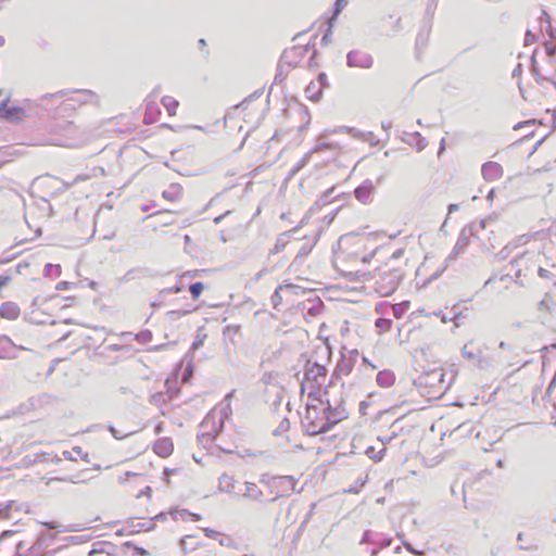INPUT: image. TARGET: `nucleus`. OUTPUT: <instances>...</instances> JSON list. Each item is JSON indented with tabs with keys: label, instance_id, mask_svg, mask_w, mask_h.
Segmentation results:
<instances>
[{
	"label": "nucleus",
	"instance_id": "nucleus-1",
	"mask_svg": "<svg viewBox=\"0 0 556 556\" xmlns=\"http://www.w3.org/2000/svg\"><path fill=\"white\" fill-rule=\"evenodd\" d=\"M325 401L319 404H307L302 426L308 435H317L328 431L333 425L348 417V410L341 396H330L325 391Z\"/></svg>",
	"mask_w": 556,
	"mask_h": 556
},
{
	"label": "nucleus",
	"instance_id": "nucleus-2",
	"mask_svg": "<svg viewBox=\"0 0 556 556\" xmlns=\"http://www.w3.org/2000/svg\"><path fill=\"white\" fill-rule=\"evenodd\" d=\"M404 276L401 268L393 267L390 263L377 268L372 274V287L381 296H389L395 292Z\"/></svg>",
	"mask_w": 556,
	"mask_h": 556
},
{
	"label": "nucleus",
	"instance_id": "nucleus-3",
	"mask_svg": "<svg viewBox=\"0 0 556 556\" xmlns=\"http://www.w3.org/2000/svg\"><path fill=\"white\" fill-rule=\"evenodd\" d=\"M327 369L316 362L307 361L305 364L304 378L301 382L302 392L307 391L308 397H313L326 386Z\"/></svg>",
	"mask_w": 556,
	"mask_h": 556
},
{
	"label": "nucleus",
	"instance_id": "nucleus-4",
	"mask_svg": "<svg viewBox=\"0 0 556 556\" xmlns=\"http://www.w3.org/2000/svg\"><path fill=\"white\" fill-rule=\"evenodd\" d=\"M445 374L443 372V369L435 368L428 372H425L418 378L419 386L428 388V393L431 396H440L444 394L448 388L450 382H445Z\"/></svg>",
	"mask_w": 556,
	"mask_h": 556
},
{
	"label": "nucleus",
	"instance_id": "nucleus-5",
	"mask_svg": "<svg viewBox=\"0 0 556 556\" xmlns=\"http://www.w3.org/2000/svg\"><path fill=\"white\" fill-rule=\"evenodd\" d=\"M296 479L292 476H279L275 478V482L269 490L268 502H275L280 497L290 495L296 485Z\"/></svg>",
	"mask_w": 556,
	"mask_h": 556
},
{
	"label": "nucleus",
	"instance_id": "nucleus-6",
	"mask_svg": "<svg viewBox=\"0 0 556 556\" xmlns=\"http://www.w3.org/2000/svg\"><path fill=\"white\" fill-rule=\"evenodd\" d=\"M346 63L350 67L370 68L374 60L371 55L366 52L353 50L348 53Z\"/></svg>",
	"mask_w": 556,
	"mask_h": 556
},
{
	"label": "nucleus",
	"instance_id": "nucleus-7",
	"mask_svg": "<svg viewBox=\"0 0 556 556\" xmlns=\"http://www.w3.org/2000/svg\"><path fill=\"white\" fill-rule=\"evenodd\" d=\"M460 353L464 358H466L468 362L472 363L477 367H483L484 359L482 356V350L479 346H477L473 341L465 343L460 350Z\"/></svg>",
	"mask_w": 556,
	"mask_h": 556
},
{
	"label": "nucleus",
	"instance_id": "nucleus-8",
	"mask_svg": "<svg viewBox=\"0 0 556 556\" xmlns=\"http://www.w3.org/2000/svg\"><path fill=\"white\" fill-rule=\"evenodd\" d=\"M65 139L58 140L54 142L56 146L62 147H72L75 144V141L78 139V129L74 125L73 122H65L63 125L58 126Z\"/></svg>",
	"mask_w": 556,
	"mask_h": 556
},
{
	"label": "nucleus",
	"instance_id": "nucleus-9",
	"mask_svg": "<svg viewBox=\"0 0 556 556\" xmlns=\"http://www.w3.org/2000/svg\"><path fill=\"white\" fill-rule=\"evenodd\" d=\"M334 132H338L337 129L334 130H327V131H324L323 134H320L317 138V141H316V144L313 149V152H321L326 149L328 150H332V151H338L341 149L340 144L338 142H334V141H330L329 140V136L331 134H334Z\"/></svg>",
	"mask_w": 556,
	"mask_h": 556
},
{
	"label": "nucleus",
	"instance_id": "nucleus-10",
	"mask_svg": "<svg viewBox=\"0 0 556 556\" xmlns=\"http://www.w3.org/2000/svg\"><path fill=\"white\" fill-rule=\"evenodd\" d=\"M481 173L486 181H495L503 177L504 170L496 162H486L481 167Z\"/></svg>",
	"mask_w": 556,
	"mask_h": 556
},
{
	"label": "nucleus",
	"instance_id": "nucleus-11",
	"mask_svg": "<svg viewBox=\"0 0 556 556\" xmlns=\"http://www.w3.org/2000/svg\"><path fill=\"white\" fill-rule=\"evenodd\" d=\"M200 427L203 430L199 437L200 440L206 439L207 441H212L218 433V429L215 428V416L213 414L207 415Z\"/></svg>",
	"mask_w": 556,
	"mask_h": 556
},
{
	"label": "nucleus",
	"instance_id": "nucleus-12",
	"mask_svg": "<svg viewBox=\"0 0 556 556\" xmlns=\"http://www.w3.org/2000/svg\"><path fill=\"white\" fill-rule=\"evenodd\" d=\"M375 190V187L370 180L364 181L361 186H358L355 191V198L362 203H368L371 200V194Z\"/></svg>",
	"mask_w": 556,
	"mask_h": 556
},
{
	"label": "nucleus",
	"instance_id": "nucleus-13",
	"mask_svg": "<svg viewBox=\"0 0 556 556\" xmlns=\"http://www.w3.org/2000/svg\"><path fill=\"white\" fill-rule=\"evenodd\" d=\"M244 492L242 494L243 497L249 498L251 501L263 503L264 500V492L260 489V486L253 482H245L244 483Z\"/></svg>",
	"mask_w": 556,
	"mask_h": 556
},
{
	"label": "nucleus",
	"instance_id": "nucleus-14",
	"mask_svg": "<svg viewBox=\"0 0 556 556\" xmlns=\"http://www.w3.org/2000/svg\"><path fill=\"white\" fill-rule=\"evenodd\" d=\"M153 450L159 456L168 457L173 453L174 445L169 438H161L154 443Z\"/></svg>",
	"mask_w": 556,
	"mask_h": 556
},
{
	"label": "nucleus",
	"instance_id": "nucleus-15",
	"mask_svg": "<svg viewBox=\"0 0 556 556\" xmlns=\"http://www.w3.org/2000/svg\"><path fill=\"white\" fill-rule=\"evenodd\" d=\"M21 314L18 305L14 302H4L0 307V316L5 319L14 320Z\"/></svg>",
	"mask_w": 556,
	"mask_h": 556
},
{
	"label": "nucleus",
	"instance_id": "nucleus-16",
	"mask_svg": "<svg viewBox=\"0 0 556 556\" xmlns=\"http://www.w3.org/2000/svg\"><path fill=\"white\" fill-rule=\"evenodd\" d=\"M75 93L77 97H73L70 100L75 101L78 104L98 103V97L91 90H78Z\"/></svg>",
	"mask_w": 556,
	"mask_h": 556
},
{
	"label": "nucleus",
	"instance_id": "nucleus-17",
	"mask_svg": "<svg viewBox=\"0 0 556 556\" xmlns=\"http://www.w3.org/2000/svg\"><path fill=\"white\" fill-rule=\"evenodd\" d=\"M295 230H296V228H293L289 231L280 233L278 236V238L276 239V243H275L274 248L269 251V254L275 255V254L281 252L285 249V247L288 244V239L290 237V233L294 232Z\"/></svg>",
	"mask_w": 556,
	"mask_h": 556
},
{
	"label": "nucleus",
	"instance_id": "nucleus-18",
	"mask_svg": "<svg viewBox=\"0 0 556 556\" xmlns=\"http://www.w3.org/2000/svg\"><path fill=\"white\" fill-rule=\"evenodd\" d=\"M395 381V375L391 370H382L377 375V383L382 388H390Z\"/></svg>",
	"mask_w": 556,
	"mask_h": 556
},
{
	"label": "nucleus",
	"instance_id": "nucleus-19",
	"mask_svg": "<svg viewBox=\"0 0 556 556\" xmlns=\"http://www.w3.org/2000/svg\"><path fill=\"white\" fill-rule=\"evenodd\" d=\"M218 488L226 493L235 492V479L229 475H222L218 479Z\"/></svg>",
	"mask_w": 556,
	"mask_h": 556
},
{
	"label": "nucleus",
	"instance_id": "nucleus-20",
	"mask_svg": "<svg viewBox=\"0 0 556 556\" xmlns=\"http://www.w3.org/2000/svg\"><path fill=\"white\" fill-rule=\"evenodd\" d=\"M162 104L167 110V112L170 116H174L176 114V110L179 105L177 100H175L174 98L168 97V96H166L162 99Z\"/></svg>",
	"mask_w": 556,
	"mask_h": 556
},
{
	"label": "nucleus",
	"instance_id": "nucleus-21",
	"mask_svg": "<svg viewBox=\"0 0 556 556\" xmlns=\"http://www.w3.org/2000/svg\"><path fill=\"white\" fill-rule=\"evenodd\" d=\"M409 307L408 302L397 303L391 306L393 316L395 318H402Z\"/></svg>",
	"mask_w": 556,
	"mask_h": 556
},
{
	"label": "nucleus",
	"instance_id": "nucleus-22",
	"mask_svg": "<svg viewBox=\"0 0 556 556\" xmlns=\"http://www.w3.org/2000/svg\"><path fill=\"white\" fill-rule=\"evenodd\" d=\"M376 327L379 329V332H388L391 330L393 321L389 318H379L375 323Z\"/></svg>",
	"mask_w": 556,
	"mask_h": 556
},
{
	"label": "nucleus",
	"instance_id": "nucleus-23",
	"mask_svg": "<svg viewBox=\"0 0 556 556\" xmlns=\"http://www.w3.org/2000/svg\"><path fill=\"white\" fill-rule=\"evenodd\" d=\"M386 447L381 448L380 451L376 452L375 447L372 446H369L367 450H366V455L374 459L375 462H379L382 459L384 453H386Z\"/></svg>",
	"mask_w": 556,
	"mask_h": 556
},
{
	"label": "nucleus",
	"instance_id": "nucleus-24",
	"mask_svg": "<svg viewBox=\"0 0 556 556\" xmlns=\"http://www.w3.org/2000/svg\"><path fill=\"white\" fill-rule=\"evenodd\" d=\"M291 286H286V287H282V286H279L275 292L273 293L271 298H270V301H271V304L275 308L278 307V305L281 303V295H280V292L283 290V289H288L290 288Z\"/></svg>",
	"mask_w": 556,
	"mask_h": 556
},
{
	"label": "nucleus",
	"instance_id": "nucleus-25",
	"mask_svg": "<svg viewBox=\"0 0 556 556\" xmlns=\"http://www.w3.org/2000/svg\"><path fill=\"white\" fill-rule=\"evenodd\" d=\"M8 102H9V99H5L0 104V116L5 117V118H10L12 116L13 112L17 111V109H15V108L8 109L7 108Z\"/></svg>",
	"mask_w": 556,
	"mask_h": 556
},
{
	"label": "nucleus",
	"instance_id": "nucleus-26",
	"mask_svg": "<svg viewBox=\"0 0 556 556\" xmlns=\"http://www.w3.org/2000/svg\"><path fill=\"white\" fill-rule=\"evenodd\" d=\"M203 289L204 285L202 282H194L189 287V291L193 299H198L201 295Z\"/></svg>",
	"mask_w": 556,
	"mask_h": 556
},
{
	"label": "nucleus",
	"instance_id": "nucleus-27",
	"mask_svg": "<svg viewBox=\"0 0 556 556\" xmlns=\"http://www.w3.org/2000/svg\"><path fill=\"white\" fill-rule=\"evenodd\" d=\"M275 478L276 477H271V476H269L267 473H264V475L261 476L260 482L263 485H265L268 489V491H269L271 489L274 482H275Z\"/></svg>",
	"mask_w": 556,
	"mask_h": 556
},
{
	"label": "nucleus",
	"instance_id": "nucleus-28",
	"mask_svg": "<svg viewBox=\"0 0 556 556\" xmlns=\"http://www.w3.org/2000/svg\"><path fill=\"white\" fill-rule=\"evenodd\" d=\"M538 309L540 312H544V313H549L551 312V304H549V301H548V294H545L544 299L539 302Z\"/></svg>",
	"mask_w": 556,
	"mask_h": 556
},
{
	"label": "nucleus",
	"instance_id": "nucleus-29",
	"mask_svg": "<svg viewBox=\"0 0 556 556\" xmlns=\"http://www.w3.org/2000/svg\"><path fill=\"white\" fill-rule=\"evenodd\" d=\"M456 309H457V305H454L452 308V312L454 314H453V317H451V320H454L455 323H457L458 319L467 317V308L465 311H459V312H457ZM456 326H458V324H456Z\"/></svg>",
	"mask_w": 556,
	"mask_h": 556
},
{
	"label": "nucleus",
	"instance_id": "nucleus-30",
	"mask_svg": "<svg viewBox=\"0 0 556 556\" xmlns=\"http://www.w3.org/2000/svg\"><path fill=\"white\" fill-rule=\"evenodd\" d=\"M337 369L341 374L349 375L352 370V366L349 363H346L345 361H343L342 363L338 364Z\"/></svg>",
	"mask_w": 556,
	"mask_h": 556
},
{
	"label": "nucleus",
	"instance_id": "nucleus-31",
	"mask_svg": "<svg viewBox=\"0 0 556 556\" xmlns=\"http://www.w3.org/2000/svg\"><path fill=\"white\" fill-rule=\"evenodd\" d=\"M306 96L312 99V100H317L318 97H319V93H320V90H318L317 92L314 91V86L313 85H309L306 90Z\"/></svg>",
	"mask_w": 556,
	"mask_h": 556
},
{
	"label": "nucleus",
	"instance_id": "nucleus-32",
	"mask_svg": "<svg viewBox=\"0 0 556 556\" xmlns=\"http://www.w3.org/2000/svg\"><path fill=\"white\" fill-rule=\"evenodd\" d=\"M342 130H348L354 138L364 139V135L359 130H357L355 128L342 127V128L338 129V131H342Z\"/></svg>",
	"mask_w": 556,
	"mask_h": 556
},
{
	"label": "nucleus",
	"instance_id": "nucleus-33",
	"mask_svg": "<svg viewBox=\"0 0 556 556\" xmlns=\"http://www.w3.org/2000/svg\"><path fill=\"white\" fill-rule=\"evenodd\" d=\"M346 4L345 0H337L336 1V9H334V14H333V17L332 18H336V16L338 14H340V12L343 10L344 5Z\"/></svg>",
	"mask_w": 556,
	"mask_h": 556
},
{
	"label": "nucleus",
	"instance_id": "nucleus-34",
	"mask_svg": "<svg viewBox=\"0 0 556 556\" xmlns=\"http://www.w3.org/2000/svg\"><path fill=\"white\" fill-rule=\"evenodd\" d=\"M538 275L542 278V279H551L553 277V274L548 270V269H545V268H542L540 267L538 269Z\"/></svg>",
	"mask_w": 556,
	"mask_h": 556
},
{
	"label": "nucleus",
	"instance_id": "nucleus-35",
	"mask_svg": "<svg viewBox=\"0 0 556 556\" xmlns=\"http://www.w3.org/2000/svg\"><path fill=\"white\" fill-rule=\"evenodd\" d=\"M391 542H392V539H377V540L372 541V544H377L380 547H387L391 544Z\"/></svg>",
	"mask_w": 556,
	"mask_h": 556
},
{
	"label": "nucleus",
	"instance_id": "nucleus-36",
	"mask_svg": "<svg viewBox=\"0 0 556 556\" xmlns=\"http://www.w3.org/2000/svg\"><path fill=\"white\" fill-rule=\"evenodd\" d=\"M229 413H230V406L228 403L227 406L222 410V417L219 419V429L223 428L224 418H227Z\"/></svg>",
	"mask_w": 556,
	"mask_h": 556
},
{
	"label": "nucleus",
	"instance_id": "nucleus-37",
	"mask_svg": "<svg viewBox=\"0 0 556 556\" xmlns=\"http://www.w3.org/2000/svg\"><path fill=\"white\" fill-rule=\"evenodd\" d=\"M110 432L112 433V435L117 439V440H121V439H124L128 435V433H121L119 431H117L114 427H110Z\"/></svg>",
	"mask_w": 556,
	"mask_h": 556
},
{
	"label": "nucleus",
	"instance_id": "nucleus-38",
	"mask_svg": "<svg viewBox=\"0 0 556 556\" xmlns=\"http://www.w3.org/2000/svg\"><path fill=\"white\" fill-rule=\"evenodd\" d=\"M204 533L206 536L208 538H212V539H215L219 533L214 531L213 529H210V528H204L203 529Z\"/></svg>",
	"mask_w": 556,
	"mask_h": 556
},
{
	"label": "nucleus",
	"instance_id": "nucleus-39",
	"mask_svg": "<svg viewBox=\"0 0 556 556\" xmlns=\"http://www.w3.org/2000/svg\"><path fill=\"white\" fill-rule=\"evenodd\" d=\"M181 291V287L175 286L172 288L164 289L162 293H179Z\"/></svg>",
	"mask_w": 556,
	"mask_h": 556
},
{
	"label": "nucleus",
	"instance_id": "nucleus-40",
	"mask_svg": "<svg viewBox=\"0 0 556 556\" xmlns=\"http://www.w3.org/2000/svg\"><path fill=\"white\" fill-rule=\"evenodd\" d=\"M403 254H404V250L403 249H399L395 252H393V254L391 255L390 261L397 260V258L402 257Z\"/></svg>",
	"mask_w": 556,
	"mask_h": 556
},
{
	"label": "nucleus",
	"instance_id": "nucleus-41",
	"mask_svg": "<svg viewBox=\"0 0 556 556\" xmlns=\"http://www.w3.org/2000/svg\"><path fill=\"white\" fill-rule=\"evenodd\" d=\"M192 538H193L192 535H188V536H186V538L181 539L180 544H181V548H182L184 551H187V549H188V546H189L188 540H189V539H192Z\"/></svg>",
	"mask_w": 556,
	"mask_h": 556
},
{
	"label": "nucleus",
	"instance_id": "nucleus-42",
	"mask_svg": "<svg viewBox=\"0 0 556 556\" xmlns=\"http://www.w3.org/2000/svg\"><path fill=\"white\" fill-rule=\"evenodd\" d=\"M138 338H140L142 341H147L151 338V332L149 331H146V332H141Z\"/></svg>",
	"mask_w": 556,
	"mask_h": 556
},
{
	"label": "nucleus",
	"instance_id": "nucleus-43",
	"mask_svg": "<svg viewBox=\"0 0 556 556\" xmlns=\"http://www.w3.org/2000/svg\"><path fill=\"white\" fill-rule=\"evenodd\" d=\"M533 124V121H528V122H525V123H519L517 124L514 129H518V128H522V127H527V126H531Z\"/></svg>",
	"mask_w": 556,
	"mask_h": 556
},
{
	"label": "nucleus",
	"instance_id": "nucleus-44",
	"mask_svg": "<svg viewBox=\"0 0 556 556\" xmlns=\"http://www.w3.org/2000/svg\"><path fill=\"white\" fill-rule=\"evenodd\" d=\"M318 80H319V83H320V85H321L323 87H324V86H326V80H327V76H326V74H324V73L319 74V76H318Z\"/></svg>",
	"mask_w": 556,
	"mask_h": 556
},
{
	"label": "nucleus",
	"instance_id": "nucleus-45",
	"mask_svg": "<svg viewBox=\"0 0 556 556\" xmlns=\"http://www.w3.org/2000/svg\"><path fill=\"white\" fill-rule=\"evenodd\" d=\"M230 542H231V540L227 536L219 540V544L222 546H228L230 544Z\"/></svg>",
	"mask_w": 556,
	"mask_h": 556
},
{
	"label": "nucleus",
	"instance_id": "nucleus-46",
	"mask_svg": "<svg viewBox=\"0 0 556 556\" xmlns=\"http://www.w3.org/2000/svg\"><path fill=\"white\" fill-rule=\"evenodd\" d=\"M392 435L391 437H379L378 439L382 442L383 445H386L387 443H389L391 440H392Z\"/></svg>",
	"mask_w": 556,
	"mask_h": 556
},
{
	"label": "nucleus",
	"instance_id": "nucleus-47",
	"mask_svg": "<svg viewBox=\"0 0 556 556\" xmlns=\"http://www.w3.org/2000/svg\"><path fill=\"white\" fill-rule=\"evenodd\" d=\"M203 344V341L201 339H197L193 343H192V349H198L199 346H201Z\"/></svg>",
	"mask_w": 556,
	"mask_h": 556
},
{
	"label": "nucleus",
	"instance_id": "nucleus-48",
	"mask_svg": "<svg viewBox=\"0 0 556 556\" xmlns=\"http://www.w3.org/2000/svg\"><path fill=\"white\" fill-rule=\"evenodd\" d=\"M543 17L546 21V23L548 24L547 28L549 29L551 28L549 16H548V14L545 11L542 12V18Z\"/></svg>",
	"mask_w": 556,
	"mask_h": 556
},
{
	"label": "nucleus",
	"instance_id": "nucleus-49",
	"mask_svg": "<svg viewBox=\"0 0 556 556\" xmlns=\"http://www.w3.org/2000/svg\"><path fill=\"white\" fill-rule=\"evenodd\" d=\"M280 428H281L282 430L288 429V428H289V420H288V419H285L283 421H281V424H280Z\"/></svg>",
	"mask_w": 556,
	"mask_h": 556
},
{
	"label": "nucleus",
	"instance_id": "nucleus-50",
	"mask_svg": "<svg viewBox=\"0 0 556 556\" xmlns=\"http://www.w3.org/2000/svg\"><path fill=\"white\" fill-rule=\"evenodd\" d=\"M8 511H9V507H3L1 504H0V516L2 515H8Z\"/></svg>",
	"mask_w": 556,
	"mask_h": 556
},
{
	"label": "nucleus",
	"instance_id": "nucleus-51",
	"mask_svg": "<svg viewBox=\"0 0 556 556\" xmlns=\"http://www.w3.org/2000/svg\"><path fill=\"white\" fill-rule=\"evenodd\" d=\"M8 511H9V507H3L1 504H0V516L2 515H8Z\"/></svg>",
	"mask_w": 556,
	"mask_h": 556
},
{
	"label": "nucleus",
	"instance_id": "nucleus-52",
	"mask_svg": "<svg viewBox=\"0 0 556 556\" xmlns=\"http://www.w3.org/2000/svg\"><path fill=\"white\" fill-rule=\"evenodd\" d=\"M331 34V29L329 28L328 31L324 35V37L321 38V41L323 42H327L328 39H329V36Z\"/></svg>",
	"mask_w": 556,
	"mask_h": 556
},
{
	"label": "nucleus",
	"instance_id": "nucleus-53",
	"mask_svg": "<svg viewBox=\"0 0 556 556\" xmlns=\"http://www.w3.org/2000/svg\"><path fill=\"white\" fill-rule=\"evenodd\" d=\"M374 540L370 539V533L369 532H366L364 538H363V542H370L372 543Z\"/></svg>",
	"mask_w": 556,
	"mask_h": 556
},
{
	"label": "nucleus",
	"instance_id": "nucleus-54",
	"mask_svg": "<svg viewBox=\"0 0 556 556\" xmlns=\"http://www.w3.org/2000/svg\"><path fill=\"white\" fill-rule=\"evenodd\" d=\"M435 316H440L441 317V320L443 323H446L447 321V318L445 317V315H442L441 312H438V313H434ZM448 320H451V318H448Z\"/></svg>",
	"mask_w": 556,
	"mask_h": 556
},
{
	"label": "nucleus",
	"instance_id": "nucleus-55",
	"mask_svg": "<svg viewBox=\"0 0 556 556\" xmlns=\"http://www.w3.org/2000/svg\"><path fill=\"white\" fill-rule=\"evenodd\" d=\"M48 529H55L56 525L54 522H45L43 523Z\"/></svg>",
	"mask_w": 556,
	"mask_h": 556
},
{
	"label": "nucleus",
	"instance_id": "nucleus-56",
	"mask_svg": "<svg viewBox=\"0 0 556 556\" xmlns=\"http://www.w3.org/2000/svg\"><path fill=\"white\" fill-rule=\"evenodd\" d=\"M403 552L400 546H397L394 551V556H402Z\"/></svg>",
	"mask_w": 556,
	"mask_h": 556
},
{
	"label": "nucleus",
	"instance_id": "nucleus-57",
	"mask_svg": "<svg viewBox=\"0 0 556 556\" xmlns=\"http://www.w3.org/2000/svg\"><path fill=\"white\" fill-rule=\"evenodd\" d=\"M457 208H458V205H457V204H451V205L448 206V212H450V213H452V212L456 211Z\"/></svg>",
	"mask_w": 556,
	"mask_h": 556
},
{
	"label": "nucleus",
	"instance_id": "nucleus-58",
	"mask_svg": "<svg viewBox=\"0 0 556 556\" xmlns=\"http://www.w3.org/2000/svg\"><path fill=\"white\" fill-rule=\"evenodd\" d=\"M225 215H220V216H217L215 219H214V223L217 225L222 222V219L224 218Z\"/></svg>",
	"mask_w": 556,
	"mask_h": 556
},
{
	"label": "nucleus",
	"instance_id": "nucleus-59",
	"mask_svg": "<svg viewBox=\"0 0 556 556\" xmlns=\"http://www.w3.org/2000/svg\"><path fill=\"white\" fill-rule=\"evenodd\" d=\"M163 197L166 198V199L173 200V198L170 197L168 191H164L163 192Z\"/></svg>",
	"mask_w": 556,
	"mask_h": 556
},
{
	"label": "nucleus",
	"instance_id": "nucleus-60",
	"mask_svg": "<svg viewBox=\"0 0 556 556\" xmlns=\"http://www.w3.org/2000/svg\"><path fill=\"white\" fill-rule=\"evenodd\" d=\"M232 395H233V391H232V392H230V393H228V394L226 395L225 401H226V402H229V401H230V399L232 397Z\"/></svg>",
	"mask_w": 556,
	"mask_h": 556
},
{
	"label": "nucleus",
	"instance_id": "nucleus-61",
	"mask_svg": "<svg viewBox=\"0 0 556 556\" xmlns=\"http://www.w3.org/2000/svg\"><path fill=\"white\" fill-rule=\"evenodd\" d=\"M498 346H500V349H507L508 348V345L504 341L500 342Z\"/></svg>",
	"mask_w": 556,
	"mask_h": 556
},
{
	"label": "nucleus",
	"instance_id": "nucleus-62",
	"mask_svg": "<svg viewBox=\"0 0 556 556\" xmlns=\"http://www.w3.org/2000/svg\"><path fill=\"white\" fill-rule=\"evenodd\" d=\"M161 431H162V426H161V425H157V426L155 427V432H156V433H160Z\"/></svg>",
	"mask_w": 556,
	"mask_h": 556
},
{
	"label": "nucleus",
	"instance_id": "nucleus-63",
	"mask_svg": "<svg viewBox=\"0 0 556 556\" xmlns=\"http://www.w3.org/2000/svg\"><path fill=\"white\" fill-rule=\"evenodd\" d=\"M496 466H497V467H500V468H503V466H504V465H503V460L498 459V460L496 462Z\"/></svg>",
	"mask_w": 556,
	"mask_h": 556
},
{
	"label": "nucleus",
	"instance_id": "nucleus-64",
	"mask_svg": "<svg viewBox=\"0 0 556 556\" xmlns=\"http://www.w3.org/2000/svg\"><path fill=\"white\" fill-rule=\"evenodd\" d=\"M199 45H200L201 47H204V46L206 45V42H205V40H204V39H200V40H199Z\"/></svg>",
	"mask_w": 556,
	"mask_h": 556
}]
</instances>
